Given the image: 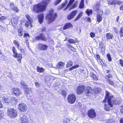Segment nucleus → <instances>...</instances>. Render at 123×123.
Here are the masks:
<instances>
[{
    "label": "nucleus",
    "instance_id": "obj_1",
    "mask_svg": "<svg viewBox=\"0 0 123 123\" xmlns=\"http://www.w3.org/2000/svg\"><path fill=\"white\" fill-rule=\"evenodd\" d=\"M51 0H44L42 2V4H38L33 6V10L36 13L43 12L46 9L48 4Z\"/></svg>",
    "mask_w": 123,
    "mask_h": 123
},
{
    "label": "nucleus",
    "instance_id": "obj_2",
    "mask_svg": "<svg viewBox=\"0 0 123 123\" xmlns=\"http://www.w3.org/2000/svg\"><path fill=\"white\" fill-rule=\"evenodd\" d=\"M54 10L51 9L49 12V14L47 15L46 17V19L49 20L50 22L54 21L57 17L56 13H53Z\"/></svg>",
    "mask_w": 123,
    "mask_h": 123
},
{
    "label": "nucleus",
    "instance_id": "obj_3",
    "mask_svg": "<svg viewBox=\"0 0 123 123\" xmlns=\"http://www.w3.org/2000/svg\"><path fill=\"white\" fill-rule=\"evenodd\" d=\"M7 114L11 117H15L17 116V113L16 110L13 108H10L7 111Z\"/></svg>",
    "mask_w": 123,
    "mask_h": 123
},
{
    "label": "nucleus",
    "instance_id": "obj_4",
    "mask_svg": "<svg viewBox=\"0 0 123 123\" xmlns=\"http://www.w3.org/2000/svg\"><path fill=\"white\" fill-rule=\"evenodd\" d=\"M12 50L13 53V56L15 58H17L18 61H20V62L21 63V61L22 59L21 54H18L14 47H13L12 48Z\"/></svg>",
    "mask_w": 123,
    "mask_h": 123
},
{
    "label": "nucleus",
    "instance_id": "obj_5",
    "mask_svg": "<svg viewBox=\"0 0 123 123\" xmlns=\"http://www.w3.org/2000/svg\"><path fill=\"white\" fill-rule=\"evenodd\" d=\"M111 105L112 106H111L110 105H109L111 107H112V104H113L115 105L116 104H120L122 100L121 98H112V99H111Z\"/></svg>",
    "mask_w": 123,
    "mask_h": 123
},
{
    "label": "nucleus",
    "instance_id": "obj_6",
    "mask_svg": "<svg viewBox=\"0 0 123 123\" xmlns=\"http://www.w3.org/2000/svg\"><path fill=\"white\" fill-rule=\"evenodd\" d=\"M68 102L69 103L71 104L74 103L76 100L75 95L73 94H70L68 96Z\"/></svg>",
    "mask_w": 123,
    "mask_h": 123
},
{
    "label": "nucleus",
    "instance_id": "obj_7",
    "mask_svg": "<svg viewBox=\"0 0 123 123\" xmlns=\"http://www.w3.org/2000/svg\"><path fill=\"white\" fill-rule=\"evenodd\" d=\"M106 96H105V99L103 100V102L105 103L107 101H108V104L109 105H111V106H112L111 105V99H112L113 97V96H109V93L107 91L105 92Z\"/></svg>",
    "mask_w": 123,
    "mask_h": 123
},
{
    "label": "nucleus",
    "instance_id": "obj_8",
    "mask_svg": "<svg viewBox=\"0 0 123 123\" xmlns=\"http://www.w3.org/2000/svg\"><path fill=\"white\" fill-rule=\"evenodd\" d=\"M20 118L21 121V123H29V120L26 116L21 114L20 115Z\"/></svg>",
    "mask_w": 123,
    "mask_h": 123
},
{
    "label": "nucleus",
    "instance_id": "obj_9",
    "mask_svg": "<svg viewBox=\"0 0 123 123\" xmlns=\"http://www.w3.org/2000/svg\"><path fill=\"white\" fill-rule=\"evenodd\" d=\"M20 118L21 121V123H29V120L26 116L21 114L20 115Z\"/></svg>",
    "mask_w": 123,
    "mask_h": 123
},
{
    "label": "nucleus",
    "instance_id": "obj_10",
    "mask_svg": "<svg viewBox=\"0 0 123 123\" xmlns=\"http://www.w3.org/2000/svg\"><path fill=\"white\" fill-rule=\"evenodd\" d=\"M88 115L90 118H94L96 116V114L95 111L93 109L89 110L88 112Z\"/></svg>",
    "mask_w": 123,
    "mask_h": 123
},
{
    "label": "nucleus",
    "instance_id": "obj_11",
    "mask_svg": "<svg viewBox=\"0 0 123 123\" xmlns=\"http://www.w3.org/2000/svg\"><path fill=\"white\" fill-rule=\"evenodd\" d=\"M3 99L4 102L5 103H6L10 102L11 101V99L12 100H14L15 102H17L18 100L16 99L15 98L13 97H12L11 98L10 97L8 98L7 97V96H6L4 97L3 98Z\"/></svg>",
    "mask_w": 123,
    "mask_h": 123
},
{
    "label": "nucleus",
    "instance_id": "obj_12",
    "mask_svg": "<svg viewBox=\"0 0 123 123\" xmlns=\"http://www.w3.org/2000/svg\"><path fill=\"white\" fill-rule=\"evenodd\" d=\"M85 88L84 86L80 85L77 88L76 92L77 94H79L82 93Z\"/></svg>",
    "mask_w": 123,
    "mask_h": 123
},
{
    "label": "nucleus",
    "instance_id": "obj_13",
    "mask_svg": "<svg viewBox=\"0 0 123 123\" xmlns=\"http://www.w3.org/2000/svg\"><path fill=\"white\" fill-rule=\"evenodd\" d=\"M18 109L21 111H24L27 110V107L26 105L23 103L20 104L19 105Z\"/></svg>",
    "mask_w": 123,
    "mask_h": 123
},
{
    "label": "nucleus",
    "instance_id": "obj_14",
    "mask_svg": "<svg viewBox=\"0 0 123 123\" xmlns=\"http://www.w3.org/2000/svg\"><path fill=\"white\" fill-rule=\"evenodd\" d=\"M77 12V10H74L68 15L67 17V19L68 20H71L75 15Z\"/></svg>",
    "mask_w": 123,
    "mask_h": 123
},
{
    "label": "nucleus",
    "instance_id": "obj_15",
    "mask_svg": "<svg viewBox=\"0 0 123 123\" xmlns=\"http://www.w3.org/2000/svg\"><path fill=\"white\" fill-rule=\"evenodd\" d=\"M35 39L37 40H41L43 41H46V38L44 34L42 33L40 34L39 35L36 37Z\"/></svg>",
    "mask_w": 123,
    "mask_h": 123
},
{
    "label": "nucleus",
    "instance_id": "obj_16",
    "mask_svg": "<svg viewBox=\"0 0 123 123\" xmlns=\"http://www.w3.org/2000/svg\"><path fill=\"white\" fill-rule=\"evenodd\" d=\"M108 4L113 5L116 4H120L122 3L121 1H120L117 0H109L108 1Z\"/></svg>",
    "mask_w": 123,
    "mask_h": 123
},
{
    "label": "nucleus",
    "instance_id": "obj_17",
    "mask_svg": "<svg viewBox=\"0 0 123 123\" xmlns=\"http://www.w3.org/2000/svg\"><path fill=\"white\" fill-rule=\"evenodd\" d=\"M38 48L39 49L41 50H46L48 48V46L45 44L41 43H39L38 45Z\"/></svg>",
    "mask_w": 123,
    "mask_h": 123
},
{
    "label": "nucleus",
    "instance_id": "obj_18",
    "mask_svg": "<svg viewBox=\"0 0 123 123\" xmlns=\"http://www.w3.org/2000/svg\"><path fill=\"white\" fill-rule=\"evenodd\" d=\"M92 88L91 87L88 86L86 89V96H90L91 94L92 91L91 90Z\"/></svg>",
    "mask_w": 123,
    "mask_h": 123
},
{
    "label": "nucleus",
    "instance_id": "obj_19",
    "mask_svg": "<svg viewBox=\"0 0 123 123\" xmlns=\"http://www.w3.org/2000/svg\"><path fill=\"white\" fill-rule=\"evenodd\" d=\"M12 90L13 93L16 96L18 95L19 94L21 93V91L17 88H12Z\"/></svg>",
    "mask_w": 123,
    "mask_h": 123
},
{
    "label": "nucleus",
    "instance_id": "obj_20",
    "mask_svg": "<svg viewBox=\"0 0 123 123\" xmlns=\"http://www.w3.org/2000/svg\"><path fill=\"white\" fill-rule=\"evenodd\" d=\"M44 16L43 14L38 15V19L39 23L41 24L43 21Z\"/></svg>",
    "mask_w": 123,
    "mask_h": 123
},
{
    "label": "nucleus",
    "instance_id": "obj_21",
    "mask_svg": "<svg viewBox=\"0 0 123 123\" xmlns=\"http://www.w3.org/2000/svg\"><path fill=\"white\" fill-rule=\"evenodd\" d=\"M73 26L70 23H69L66 24L63 28V29L65 30L71 28H72Z\"/></svg>",
    "mask_w": 123,
    "mask_h": 123
},
{
    "label": "nucleus",
    "instance_id": "obj_22",
    "mask_svg": "<svg viewBox=\"0 0 123 123\" xmlns=\"http://www.w3.org/2000/svg\"><path fill=\"white\" fill-rule=\"evenodd\" d=\"M20 83L21 85L25 89H28V86L23 80H21L20 81Z\"/></svg>",
    "mask_w": 123,
    "mask_h": 123
},
{
    "label": "nucleus",
    "instance_id": "obj_23",
    "mask_svg": "<svg viewBox=\"0 0 123 123\" xmlns=\"http://www.w3.org/2000/svg\"><path fill=\"white\" fill-rule=\"evenodd\" d=\"M65 63L62 62H60L58 63L57 64V67L58 68H62L64 67Z\"/></svg>",
    "mask_w": 123,
    "mask_h": 123
},
{
    "label": "nucleus",
    "instance_id": "obj_24",
    "mask_svg": "<svg viewBox=\"0 0 123 123\" xmlns=\"http://www.w3.org/2000/svg\"><path fill=\"white\" fill-rule=\"evenodd\" d=\"M100 5V2L98 1L97 2V4L93 6V8L95 11L98 10L99 7Z\"/></svg>",
    "mask_w": 123,
    "mask_h": 123
},
{
    "label": "nucleus",
    "instance_id": "obj_25",
    "mask_svg": "<svg viewBox=\"0 0 123 123\" xmlns=\"http://www.w3.org/2000/svg\"><path fill=\"white\" fill-rule=\"evenodd\" d=\"M97 21L99 23L102 20V17L101 15L97 14L96 16Z\"/></svg>",
    "mask_w": 123,
    "mask_h": 123
},
{
    "label": "nucleus",
    "instance_id": "obj_26",
    "mask_svg": "<svg viewBox=\"0 0 123 123\" xmlns=\"http://www.w3.org/2000/svg\"><path fill=\"white\" fill-rule=\"evenodd\" d=\"M74 0H70L67 6L64 9V10H66L68 9V7L71 6L74 2Z\"/></svg>",
    "mask_w": 123,
    "mask_h": 123
},
{
    "label": "nucleus",
    "instance_id": "obj_27",
    "mask_svg": "<svg viewBox=\"0 0 123 123\" xmlns=\"http://www.w3.org/2000/svg\"><path fill=\"white\" fill-rule=\"evenodd\" d=\"M92 13V9L89 10L87 9L86 11V13L87 14L88 16H89L90 14L91 15Z\"/></svg>",
    "mask_w": 123,
    "mask_h": 123
},
{
    "label": "nucleus",
    "instance_id": "obj_28",
    "mask_svg": "<svg viewBox=\"0 0 123 123\" xmlns=\"http://www.w3.org/2000/svg\"><path fill=\"white\" fill-rule=\"evenodd\" d=\"M84 0H81L79 7L80 8H82L84 7Z\"/></svg>",
    "mask_w": 123,
    "mask_h": 123
},
{
    "label": "nucleus",
    "instance_id": "obj_29",
    "mask_svg": "<svg viewBox=\"0 0 123 123\" xmlns=\"http://www.w3.org/2000/svg\"><path fill=\"white\" fill-rule=\"evenodd\" d=\"M107 38L108 39H111L113 37V36L110 33H107L106 34Z\"/></svg>",
    "mask_w": 123,
    "mask_h": 123
},
{
    "label": "nucleus",
    "instance_id": "obj_30",
    "mask_svg": "<svg viewBox=\"0 0 123 123\" xmlns=\"http://www.w3.org/2000/svg\"><path fill=\"white\" fill-rule=\"evenodd\" d=\"M83 15V12H80L79 14L76 17V18L74 20V21H76L79 19Z\"/></svg>",
    "mask_w": 123,
    "mask_h": 123
},
{
    "label": "nucleus",
    "instance_id": "obj_31",
    "mask_svg": "<svg viewBox=\"0 0 123 123\" xmlns=\"http://www.w3.org/2000/svg\"><path fill=\"white\" fill-rule=\"evenodd\" d=\"M24 22L25 23V25L27 27H28L29 25H31V22H30L28 21V22L26 20H24Z\"/></svg>",
    "mask_w": 123,
    "mask_h": 123
},
{
    "label": "nucleus",
    "instance_id": "obj_32",
    "mask_svg": "<svg viewBox=\"0 0 123 123\" xmlns=\"http://www.w3.org/2000/svg\"><path fill=\"white\" fill-rule=\"evenodd\" d=\"M73 64V62L70 61H68L66 65V67L67 68L69 67L70 66H72Z\"/></svg>",
    "mask_w": 123,
    "mask_h": 123
},
{
    "label": "nucleus",
    "instance_id": "obj_33",
    "mask_svg": "<svg viewBox=\"0 0 123 123\" xmlns=\"http://www.w3.org/2000/svg\"><path fill=\"white\" fill-rule=\"evenodd\" d=\"M37 71L38 72H42L44 71V70L43 68H40L38 66L37 67Z\"/></svg>",
    "mask_w": 123,
    "mask_h": 123
},
{
    "label": "nucleus",
    "instance_id": "obj_34",
    "mask_svg": "<svg viewBox=\"0 0 123 123\" xmlns=\"http://www.w3.org/2000/svg\"><path fill=\"white\" fill-rule=\"evenodd\" d=\"M22 31L23 30L22 29H19L18 30V35L19 36H21L22 35Z\"/></svg>",
    "mask_w": 123,
    "mask_h": 123
},
{
    "label": "nucleus",
    "instance_id": "obj_35",
    "mask_svg": "<svg viewBox=\"0 0 123 123\" xmlns=\"http://www.w3.org/2000/svg\"><path fill=\"white\" fill-rule=\"evenodd\" d=\"M77 3H75L73 5H72V6L69 9V10H71L73 9L74 8L77 6Z\"/></svg>",
    "mask_w": 123,
    "mask_h": 123
},
{
    "label": "nucleus",
    "instance_id": "obj_36",
    "mask_svg": "<svg viewBox=\"0 0 123 123\" xmlns=\"http://www.w3.org/2000/svg\"><path fill=\"white\" fill-rule=\"evenodd\" d=\"M123 27H121L120 28V30L119 31L120 35L121 37H123Z\"/></svg>",
    "mask_w": 123,
    "mask_h": 123
},
{
    "label": "nucleus",
    "instance_id": "obj_37",
    "mask_svg": "<svg viewBox=\"0 0 123 123\" xmlns=\"http://www.w3.org/2000/svg\"><path fill=\"white\" fill-rule=\"evenodd\" d=\"M68 42L69 43H76V41L75 40L71 39L68 40Z\"/></svg>",
    "mask_w": 123,
    "mask_h": 123
},
{
    "label": "nucleus",
    "instance_id": "obj_38",
    "mask_svg": "<svg viewBox=\"0 0 123 123\" xmlns=\"http://www.w3.org/2000/svg\"><path fill=\"white\" fill-rule=\"evenodd\" d=\"M26 16L28 20V21L30 22H31L32 20L31 19V18H30L29 16L28 15H26Z\"/></svg>",
    "mask_w": 123,
    "mask_h": 123
},
{
    "label": "nucleus",
    "instance_id": "obj_39",
    "mask_svg": "<svg viewBox=\"0 0 123 123\" xmlns=\"http://www.w3.org/2000/svg\"><path fill=\"white\" fill-rule=\"evenodd\" d=\"M69 119L68 118H65L64 119L63 121V123H67L69 121Z\"/></svg>",
    "mask_w": 123,
    "mask_h": 123
},
{
    "label": "nucleus",
    "instance_id": "obj_40",
    "mask_svg": "<svg viewBox=\"0 0 123 123\" xmlns=\"http://www.w3.org/2000/svg\"><path fill=\"white\" fill-rule=\"evenodd\" d=\"M62 0H57L54 3L55 5H56L59 4Z\"/></svg>",
    "mask_w": 123,
    "mask_h": 123
},
{
    "label": "nucleus",
    "instance_id": "obj_41",
    "mask_svg": "<svg viewBox=\"0 0 123 123\" xmlns=\"http://www.w3.org/2000/svg\"><path fill=\"white\" fill-rule=\"evenodd\" d=\"M99 47L100 48V49L105 47L104 44L102 42H101L99 44Z\"/></svg>",
    "mask_w": 123,
    "mask_h": 123
},
{
    "label": "nucleus",
    "instance_id": "obj_42",
    "mask_svg": "<svg viewBox=\"0 0 123 123\" xmlns=\"http://www.w3.org/2000/svg\"><path fill=\"white\" fill-rule=\"evenodd\" d=\"M107 56L108 58V61H111V58L110 56V54H108Z\"/></svg>",
    "mask_w": 123,
    "mask_h": 123
},
{
    "label": "nucleus",
    "instance_id": "obj_43",
    "mask_svg": "<svg viewBox=\"0 0 123 123\" xmlns=\"http://www.w3.org/2000/svg\"><path fill=\"white\" fill-rule=\"evenodd\" d=\"M14 44L17 47L18 46L19 44V43L16 40H14L13 42Z\"/></svg>",
    "mask_w": 123,
    "mask_h": 123
},
{
    "label": "nucleus",
    "instance_id": "obj_44",
    "mask_svg": "<svg viewBox=\"0 0 123 123\" xmlns=\"http://www.w3.org/2000/svg\"><path fill=\"white\" fill-rule=\"evenodd\" d=\"M9 6L12 9H13V8L15 7L14 5V3L13 2L10 3L9 4Z\"/></svg>",
    "mask_w": 123,
    "mask_h": 123
},
{
    "label": "nucleus",
    "instance_id": "obj_45",
    "mask_svg": "<svg viewBox=\"0 0 123 123\" xmlns=\"http://www.w3.org/2000/svg\"><path fill=\"white\" fill-rule=\"evenodd\" d=\"M110 13V11L108 9H106L105 10V14L107 15H109Z\"/></svg>",
    "mask_w": 123,
    "mask_h": 123
},
{
    "label": "nucleus",
    "instance_id": "obj_46",
    "mask_svg": "<svg viewBox=\"0 0 123 123\" xmlns=\"http://www.w3.org/2000/svg\"><path fill=\"white\" fill-rule=\"evenodd\" d=\"M18 49H19L21 52H23L24 50L21 48V47L19 45L17 47Z\"/></svg>",
    "mask_w": 123,
    "mask_h": 123
},
{
    "label": "nucleus",
    "instance_id": "obj_47",
    "mask_svg": "<svg viewBox=\"0 0 123 123\" xmlns=\"http://www.w3.org/2000/svg\"><path fill=\"white\" fill-rule=\"evenodd\" d=\"M105 105V110L106 111H109L110 110V108L109 106H106Z\"/></svg>",
    "mask_w": 123,
    "mask_h": 123
},
{
    "label": "nucleus",
    "instance_id": "obj_48",
    "mask_svg": "<svg viewBox=\"0 0 123 123\" xmlns=\"http://www.w3.org/2000/svg\"><path fill=\"white\" fill-rule=\"evenodd\" d=\"M108 82L109 84L111 85L112 86L114 85V83L112 81H111L109 79L108 80Z\"/></svg>",
    "mask_w": 123,
    "mask_h": 123
},
{
    "label": "nucleus",
    "instance_id": "obj_49",
    "mask_svg": "<svg viewBox=\"0 0 123 123\" xmlns=\"http://www.w3.org/2000/svg\"><path fill=\"white\" fill-rule=\"evenodd\" d=\"M13 8L12 9L15 11L16 12H18L19 10L17 7H15Z\"/></svg>",
    "mask_w": 123,
    "mask_h": 123
},
{
    "label": "nucleus",
    "instance_id": "obj_50",
    "mask_svg": "<svg viewBox=\"0 0 123 123\" xmlns=\"http://www.w3.org/2000/svg\"><path fill=\"white\" fill-rule=\"evenodd\" d=\"M101 52L103 54L104 53L105 51V47H103V48L101 49Z\"/></svg>",
    "mask_w": 123,
    "mask_h": 123
},
{
    "label": "nucleus",
    "instance_id": "obj_51",
    "mask_svg": "<svg viewBox=\"0 0 123 123\" xmlns=\"http://www.w3.org/2000/svg\"><path fill=\"white\" fill-rule=\"evenodd\" d=\"M92 77L95 80H97L98 79V78L97 77L95 74H94L93 75Z\"/></svg>",
    "mask_w": 123,
    "mask_h": 123
},
{
    "label": "nucleus",
    "instance_id": "obj_52",
    "mask_svg": "<svg viewBox=\"0 0 123 123\" xmlns=\"http://www.w3.org/2000/svg\"><path fill=\"white\" fill-rule=\"evenodd\" d=\"M7 18L6 17L4 16H2L0 17V20H3L6 19Z\"/></svg>",
    "mask_w": 123,
    "mask_h": 123
},
{
    "label": "nucleus",
    "instance_id": "obj_53",
    "mask_svg": "<svg viewBox=\"0 0 123 123\" xmlns=\"http://www.w3.org/2000/svg\"><path fill=\"white\" fill-rule=\"evenodd\" d=\"M90 35L92 38L94 37L95 36V34L92 32L90 33Z\"/></svg>",
    "mask_w": 123,
    "mask_h": 123
},
{
    "label": "nucleus",
    "instance_id": "obj_54",
    "mask_svg": "<svg viewBox=\"0 0 123 123\" xmlns=\"http://www.w3.org/2000/svg\"><path fill=\"white\" fill-rule=\"evenodd\" d=\"M70 49L72 51H75V49L74 48V47H72V46H69V47Z\"/></svg>",
    "mask_w": 123,
    "mask_h": 123
},
{
    "label": "nucleus",
    "instance_id": "obj_55",
    "mask_svg": "<svg viewBox=\"0 0 123 123\" xmlns=\"http://www.w3.org/2000/svg\"><path fill=\"white\" fill-rule=\"evenodd\" d=\"M119 62L121 66L123 67V61L122 59H121L120 60Z\"/></svg>",
    "mask_w": 123,
    "mask_h": 123
},
{
    "label": "nucleus",
    "instance_id": "obj_56",
    "mask_svg": "<svg viewBox=\"0 0 123 123\" xmlns=\"http://www.w3.org/2000/svg\"><path fill=\"white\" fill-rule=\"evenodd\" d=\"M103 13V11L100 10L97 14H99L100 15H101V16L102 15Z\"/></svg>",
    "mask_w": 123,
    "mask_h": 123
},
{
    "label": "nucleus",
    "instance_id": "obj_57",
    "mask_svg": "<svg viewBox=\"0 0 123 123\" xmlns=\"http://www.w3.org/2000/svg\"><path fill=\"white\" fill-rule=\"evenodd\" d=\"M62 95L64 96L65 97L66 95V93L65 92V91H62Z\"/></svg>",
    "mask_w": 123,
    "mask_h": 123
},
{
    "label": "nucleus",
    "instance_id": "obj_58",
    "mask_svg": "<svg viewBox=\"0 0 123 123\" xmlns=\"http://www.w3.org/2000/svg\"><path fill=\"white\" fill-rule=\"evenodd\" d=\"M86 19L89 22H91V18L89 17H86Z\"/></svg>",
    "mask_w": 123,
    "mask_h": 123
},
{
    "label": "nucleus",
    "instance_id": "obj_59",
    "mask_svg": "<svg viewBox=\"0 0 123 123\" xmlns=\"http://www.w3.org/2000/svg\"><path fill=\"white\" fill-rule=\"evenodd\" d=\"M66 5V4H65V3H64V4H62L61 5V6L60 7V8L61 9L62 8H63V7H64Z\"/></svg>",
    "mask_w": 123,
    "mask_h": 123
},
{
    "label": "nucleus",
    "instance_id": "obj_60",
    "mask_svg": "<svg viewBox=\"0 0 123 123\" xmlns=\"http://www.w3.org/2000/svg\"><path fill=\"white\" fill-rule=\"evenodd\" d=\"M30 36L29 34H27L26 33H25L24 35V37H26L27 36H28V37H30Z\"/></svg>",
    "mask_w": 123,
    "mask_h": 123
},
{
    "label": "nucleus",
    "instance_id": "obj_61",
    "mask_svg": "<svg viewBox=\"0 0 123 123\" xmlns=\"http://www.w3.org/2000/svg\"><path fill=\"white\" fill-rule=\"evenodd\" d=\"M3 114L2 113V112L0 111V119L1 118V117H3Z\"/></svg>",
    "mask_w": 123,
    "mask_h": 123
},
{
    "label": "nucleus",
    "instance_id": "obj_62",
    "mask_svg": "<svg viewBox=\"0 0 123 123\" xmlns=\"http://www.w3.org/2000/svg\"><path fill=\"white\" fill-rule=\"evenodd\" d=\"M35 85L37 87L39 86H40L39 83L37 82H35Z\"/></svg>",
    "mask_w": 123,
    "mask_h": 123
},
{
    "label": "nucleus",
    "instance_id": "obj_63",
    "mask_svg": "<svg viewBox=\"0 0 123 123\" xmlns=\"http://www.w3.org/2000/svg\"><path fill=\"white\" fill-rule=\"evenodd\" d=\"M112 75L111 74H109L107 76H106V79H107V78H109L112 77Z\"/></svg>",
    "mask_w": 123,
    "mask_h": 123
},
{
    "label": "nucleus",
    "instance_id": "obj_64",
    "mask_svg": "<svg viewBox=\"0 0 123 123\" xmlns=\"http://www.w3.org/2000/svg\"><path fill=\"white\" fill-rule=\"evenodd\" d=\"M120 111L123 114V106L121 107Z\"/></svg>",
    "mask_w": 123,
    "mask_h": 123
}]
</instances>
